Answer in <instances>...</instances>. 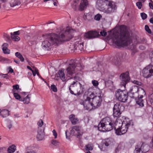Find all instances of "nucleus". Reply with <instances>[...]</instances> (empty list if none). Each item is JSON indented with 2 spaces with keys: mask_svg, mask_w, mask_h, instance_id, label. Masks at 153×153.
<instances>
[{
  "mask_svg": "<svg viewBox=\"0 0 153 153\" xmlns=\"http://www.w3.org/2000/svg\"><path fill=\"white\" fill-rule=\"evenodd\" d=\"M143 77L146 78L151 77L153 79V66L150 64L145 67L142 71Z\"/></svg>",
  "mask_w": 153,
  "mask_h": 153,
  "instance_id": "nucleus-7",
  "label": "nucleus"
},
{
  "mask_svg": "<svg viewBox=\"0 0 153 153\" xmlns=\"http://www.w3.org/2000/svg\"><path fill=\"white\" fill-rule=\"evenodd\" d=\"M103 146L104 145L106 146H109V143L105 141L103 142Z\"/></svg>",
  "mask_w": 153,
  "mask_h": 153,
  "instance_id": "nucleus-53",
  "label": "nucleus"
},
{
  "mask_svg": "<svg viewBox=\"0 0 153 153\" xmlns=\"http://www.w3.org/2000/svg\"><path fill=\"white\" fill-rule=\"evenodd\" d=\"M122 126V124L116 121L113 123L110 117H106L103 118L99 124L98 129L99 131L105 132L110 131L114 128L116 134L121 135L124 134V129L122 130L123 128Z\"/></svg>",
  "mask_w": 153,
  "mask_h": 153,
  "instance_id": "nucleus-2",
  "label": "nucleus"
},
{
  "mask_svg": "<svg viewBox=\"0 0 153 153\" xmlns=\"http://www.w3.org/2000/svg\"><path fill=\"white\" fill-rule=\"evenodd\" d=\"M100 34L101 36H105L107 35V33L104 31H101L100 32Z\"/></svg>",
  "mask_w": 153,
  "mask_h": 153,
  "instance_id": "nucleus-50",
  "label": "nucleus"
},
{
  "mask_svg": "<svg viewBox=\"0 0 153 153\" xmlns=\"http://www.w3.org/2000/svg\"><path fill=\"white\" fill-rule=\"evenodd\" d=\"M69 119L71 123L73 125H75L79 123V119L75 117V116L73 114L70 115Z\"/></svg>",
  "mask_w": 153,
  "mask_h": 153,
  "instance_id": "nucleus-20",
  "label": "nucleus"
},
{
  "mask_svg": "<svg viewBox=\"0 0 153 153\" xmlns=\"http://www.w3.org/2000/svg\"><path fill=\"white\" fill-rule=\"evenodd\" d=\"M27 68L28 69H29L30 70H31L32 71H33V70L32 69V68L29 66H27Z\"/></svg>",
  "mask_w": 153,
  "mask_h": 153,
  "instance_id": "nucleus-61",
  "label": "nucleus"
},
{
  "mask_svg": "<svg viewBox=\"0 0 153 153\" xmlns=\"http://www.w3.org/2000/svg\"><path fill=\"white\" fill-rule=\"evenodd\" d=\"M14 61L15 62H16V63H17V64H19V63L20 61L19 59H17V60L14 59Z\"/></svg>",
  "mask_w": 153,
  "mask_h": 153,
  "instance_id": "nucleus-55",
  "label": "nucleus"
},
{
  "mask_svg": "<svg viewBox=\"0 0 153 153\" xmlns=\"http://www.w3.org/2000/svg\"><path fill=\"white\" fill-rule=\"evenodd\" d=\"M125 88H126V85L130 79V77L129 75V72L128 71L125 72Z\"/></svg>",
  "mask_w": 153,
  "mask_h": 153,
  "instance_id": "nucleus-25",
  "label": "nucleus"
},
{
  "mask_svg": "<svg viewBox=\"0 0 153 153\" xmlns=\"http://www.w3.org/2000/svg\"><path fill=\"white\" fill-rule=\"evenodd\" d=\"M76 82H77L76 81H74L73 82V83L69 87V90L70 91L71 90V89L72 88V89L73 90H74L73 88L74 87V84L76 83Z\"/></svg>",
  "mask_w": 153,
  "mask_h": 153,
  "instance_id": "nucleus-44",
  "label": "nucleus"
},
{
  "mask_svg": "<svg viewBox=\"0 0 153 153\" xmlns=\"http://www.w3.org/2000/svg\"><path fill=\"white\" fill-rule=\"evenodd\" d=\"M87 15H85L84 14V16H83V18L85 20H88V19L87 18Z\"/></svg>",
  "mask_w": 153,
  "mask_h": 153,
  "instance_id": "nucleus-59",
  "label": "nucleus"
},
{
  "mask_svg": "<svg viewBox=\"0 0 153 153\" xmlns=\"http://www.w3.org/2000/svg\"><path fill=\"white\" fill-rule=\"evenodd\" d=\"M27 153H36V152L33 150H30L29 151H27Z\"/></svg>",
  "mask_w": 153,
  "mask_h": 153,
  "instance_id": "nucleus-58",
  "label": "nucleus"
},
{
  "mask_svg": "<svg viewBox=\"0 0 153 153\" xmlns=\"http://www.w3.org/2000/svg\"><path fill=\"white\" fill-rule=\"evenodd\" d=\"M52 132L53 133V135L54 136V138H56L57 137V134L56 132V131L55 130H53Z\"/></svg>",
  "mask_w": 153,
  "mask_h": 153,
  "instance_id": "nucleus-51",
  "label": "nucleus"
},
{
  "mask_svg": "<svg viewBox=\"0 0 153 153\" xmlns=\"http://www.w3.org/2000/svg\"><path fill=\"white\" fill-rule=\"evenodd\" d=\"M16 56L19 59H20L21 62H23L24 61V59L22 55L19 52H16L15 53Z\"/></svg>",
  "mask_w": 153,
  "mask_h": 153,
  "instance_id": "nucleus-27",
  "label": "nucleus"
},
{
  "mask_svg": "<svg viewBox=\"0 0 153 153\" xmlns=\"http://www.w3.org/2000/svg\"><path fill=\"white\" fill-rule=\"evenodd\" d=\"M134 83L139 85H140L142 84L141 82L137 80H134L133 82Z\"/></svg>",
  "mask_w": 153,
  "mask_h": 153,
  "instance_id": "nucleus-45",
  "label": "nucleus"
},
{
  "mask_svg": "<svg viewBox=\"0 0 153 153\" xmlns=\"http://www.w3.org/2000/svg\"><path fill=\"white\" fill-rule=\"evenodd\" d=\"M145 28L146 30L149 33H151V31L148 25H146L145 26Z\"/></svg>",
  "mask_w": 153,
  "mask_h": 153,
  "instance_id": "nucleus-37",
  "label": "nucleus"
},
{
  "mask_svg": "<svg viewBox=\"0 0 153 153\" xmlns=\"http://www.w3.org/2000/svg\"><path fill=\"white\" fill-rule=\"evenodd\" d=\"M83 43L81 42L77 41L74 44V48L76 50L82 51L83 49Z\"/></svg>",
  "mask_w": 153,
  "mask_h": 153,
  "instance_id": "nucleus-19",
  "label": "nucleus"
},
{
  "mask_svg": "<svg viewBox=\"0 0 153 153\" xmlns=\"http://www.w3.org/2000/svg\"><path fill=\"white\" fill-rule=\"evenodd\" d=\"M121 112L118 107L117 105H114L113 110V115L114 117L116 118V121L118 122L117 120L120 116Z\"/></svg>",
  "mask_w": 153,
  "mask_h": 153,
  "instance_id": "nucleus-16",
  "label": "nucleus"
},
{
  "mask_svg": "<svg viewBox=\"0 0 153 153\" xmlns=\"http://www.w3.org/2000/svg\"><path fill=\"white\" fill-rule=\"evenodd\" d=\"M125 46L131 44L132 40L130 37L129 32L127 30V27L125 25Z\"/></svg>",
  "mask_w": 153,
  "mask_h": 153,
  "instance_id": "nucleus-12",
  "label": "nucleus"
},
{
  "mask_svg": "<svg viewBox=\"0 0 153 153\" xmlns=\"http://www.w3.org/2000/svg\"><path fill=\"white\" fill-rule=\"evenodd\" d=\"M2 50L4 53L9 54L10 53V50L6 47H4L2 48Z\"/></svg>",
  "mask_w": 153,
  "mask_h": 153,
  "instance_id": "nucleus-31",
  "label": "nucleus"
},
{
  "mask_svg": "<svg viewBox=\"0 0 153 153\" xmlns=\"http://www.w3.org/2000/svg\"><path fill=\"white\" fill-rule=\"evenodd\" d=\"M139 48L140 49L144 50L145 49V47L143 45H141L139 47Z\"/></svg>",
  "mask_w": 153,
  "mask_h": 153,
  "instance_id": "nucleus-56",
  "label": "nucleus"
},
{
  "mask_svg": "<svg viewBox=\"0 0 153 153\" xmlns=\"http://www.w3.org/2000/svg\"><path fill=\"white\" fill-rule=\"evenodd\" d=\"M9 68V72H10L11 73H13V70L12 69V68Z\"/></svg>",
  "mask_w": 153,
  "mask_h": 153,
  "instance_id": "nucleus-57",
  "label": "nucleus"
},
{
  "mask_svg": "<svg viewBox=\"0 0 153 153\" xmlns=\"http://www.w3.org/2000/svg\"><path fill=\"white\" fill-rule=\"evenodd\" d=\"M87 4V2L86 1H81L79 5V10L81 11L83 10L86 7Z\"/></svg>",
  "mask_w": 153,
  "mask_h": 153,
  "instance_id": "nucleus-22",
  "label": "nucleus"
},
{
  "mask_svg": "<svg viewBox=\"0 0 153 153\" xmlns=\"http://www.w3.org/2000/svg\"><path fill=\"white\" fill-rule=\"evenodd\" d=\"M20 31L18 30L17 31L14 32L13 33V34L15 35H19L20 34ZM20 31H21L22 32L24 31L23 30H21Z\"/></svg>",
  "mask_w": 153,
  "mask_h": 153,
  "instance_id": "nucleus-47",
  "label": "nucleus"
},
{
  "mask_svg": "<svg viewBox=\"0 0 153 153\" xmlns=\"http://www.w3.org/2000/svg\"><path fill=\"white\" fill-rule=\"evenodd\" d=\"M149 146L148 144L143 143L141 146L137 145L136 146L134 153H145L149 150Z\"/></svg>",
  "mask_w": 153,
  "mask_h": 153,
  "instance_id": "nucleus-9",
  "label": "nucleus"
},
{
  "mask_svg": "<svg viewBox=\"0 0 153 153\" xmlns=\"http://www.w3.org/2000/svg\"><path fill=\"white\" fill-rule=\"evenodd\" d=\"M21 4V2L19 0H12L10 3V5L11 7H14L20 5Z\"/></svg>",
  "mask_w": 153,
  "mask_h": 153,
  "instance_id": "nucleus-23",
  "label": "nucleus"
},
{
  "mask_svg": "<svg viewBox=\"0 0 153 153\" xmlns=\"http://www.w3.org/2000/svg\"><path fill=\"white\" fill-rule=\"evenodd\" d=\"M149 99L151 103L153 102V94H152L149 96Z\"/></svg>",
  "mask_w": 153,
  "mask_h": 153,
  "instance_id": "nucleus-42",
  "label": "nucleus"
},
{
  "mask_svg": "<svg viewBox=\"0 0 153 153\" xmlns=\"http://www.w3.org/2000/svg\"><path fill=\"white\" fill-rule=\"evenodd\" d=\"M16 149V146L14 145H12L10 146L7 149L9 153H12L14 152Z\"/></svg>",
  "mask_w": 153,
  "mask_h": 153,
  "instance_id": "nucleus-26",
  "label": "nucleus"
},
{
  "mask_svg": "<svg viewBox=\"0 0 153 153\" xmlns=\"http://www.w3.org/2000/svg\"><path fill=\"white\" fill-rule=\"evenodd\" d=\"M102 17L101 15L100 14H97L95 15L94 17V19L96 20L99 21Z\"/></svg>",
  "mask_w": 153,
  "mask_h": 153,
  "instance_id": "nucleus-35",
  "label": "nucleus"
},
{
  "mask_svg": "<svg viewBox=\"0 0 153 153\" xmlns=\"http://www.w3.org/2000/svg\"><path fill=\"white\" fill-rule=\"evenodd\" d=\"M70 92L71 94H74L75 95H76V94L74 93L73 91L72 90H71V91H70Z\"/></svg>",
  "mask_w": 153,
  "mask_h": 153,
  "instance_id": "nucleus-64",
  "label": "nucleus"
},
{
  "mask_svg": "<svg viewBox=\"0 0 153 153\" xmlns=\"http://www.w3.org/2000/svg\"><path fill=\"white\" fill-rule=\"evenodd\" d=\"M139 87L137 86H134L130 89L129 91L127 92V95L131 98H136Z\"/></svg>",
  "mask_w": 153,
  "mask_h": 153,
  "instance_id": "nucleus-10",
  "label": "nucleus"
},
{
  "mask_svg": "<svg viewBox=\"0 0 153 153\" xmlns=\"http://www.w3.org/2000/svg\"><path fill=\"white\" fill-rule=\"evenodd\" d=\"M51 89L54 92H56L57 91V88L56 86L54 85H51Z\"/></svg>",
  "mask_w": 153,
  "mask_h": 153,
  "instance_id": "nucleus-36",
  "label": "nucleus"
},
{
  "mask_svg": "<svg viewBox=\"0 0 153 153\" xmlns=\"http://www.w3.org/2000/svg\"><path fill=\"white\" fill-rule=\"evenodd\" d=\"M120 79L121 82H120V85L124 87V73H123L120 76Z\"/></svg>",
  "mask_w": 153,
  "mask_h": 153,
  "instance_id": "nucleus-28",
  "label": "nucleus"
},
{
  "mask_svg": "<svg viewBox=\"0 0 153 153\" xmlns=\"http://www.w3.org/2000/svg\"><path fill=\"white\" fill-rule=\"evenodd\" d=\"M45 136L44 128H38V134L36 138L38 140H41L44 138Z\"/></svg>",
  "mask_w": 153,
  "mask_h": 153,
  "instance_id": "nucleus-14",
  "label": "nucleus"
},
{
  "mask_svg": "<svg viewBox=\"0 0 153 153\" xmlns=\"http://www.w3.org/2000/svg\"><path fill=\"white\" fill-rule=\"evenodd\" d=\"M77 82L78 83L79 85V86H80V88L81 89H83V87H82L81 84H80V83L79 82Z\"/></svg>",
  "mask_w": 153,
  "mask_h": 153,
  "instance_id": "nucleus-63",
  "label": "nucleus"
},
{
  "mask_svg": "<svg viewBox=\"0 0 153 153\" xmlns=\"http://www.w3.org/2000/svg\"><path fill=\"white\" fill-rule=\"evenodd\" d=\"M149 5L150 8L153 10V3L149 2Z\"/></svg>",
  "mask_w": 153,
  "mask_h": 153,
  "instance_id": "nucleus-52",
  "label": "nucleus"
},
{
  "mask_svg": "<svg viewBox=\"0 0 153 153\" xmlns=\"http://www.w3.org/2000/svg\"><path fill=\"white\" fill-rule=\"evenodd\" d=\"M37 124L38 126L40 127L39 128H42L41 127L43 124V120L41 119H40L38 122Z\"/></svg>",
  "mask_w": 153,
  "mask_h": 153,
  "instance_id": "nucleus-39",
  "label": "nucleus"
},
{
  "mask_svg": "<svg viewBox=\"0 0 153 153\" xmlns=\"http://www.w3.org/2000/svg\"><path fill=\"white\" fill-rule=\"evenodd\" d=\"M113 40L115 44L120 47H124V25L120 26L117 33H114Z\"/></svg>",
  "mask_w": 153,
  "mask_h": 153,
  "instance_id": "nucleus-4",
  "label": "nucleus"
},
{
  "mask_svg": "<svg viewBox=\"0 0 153 153\" xmlns=\"http://www.w3.org/2000/svg\"><path fill=\"white\" fill-rule=\"evenodd\" d=\"M150 22L152 24H153V17L151 18L149 20Z\"/></svg>",
  "mask_w": 153,
  "mask_h": 153,
  "instance_id": "nucleus-60",
  "label": "nucleus"
},
{
  "mask_svg": "<svg viewBox=\"0 0 153 153\" xmlns=\"http://www.w3.org/2000/svg\"><path fill=\"white\" fill-rule=\"evenodd\" d=\"M136 5L138 7V8L139 9H141L142 7V4L141 2L140 1L137 2L136 3Z\"/></svg>",
  "mask_w": 153,
  "mask_h": 153,
  "instance_id": "nucleus-34",
  "label": "nucleus"
},
{
  "mask_svg": "<svg viewBox=\"0 0 153 153\" xmlns=\"http://www.w3.org/2000/svg\"><path fill=\"white\" fill-rule=\"evenodd\" d=\"M78 5V4L76 1H74L71 3V6L74 10H76Z\"/></svg>",
  "mask_w": 153,
  "mask_h": 153,
  "instance_id": "nucleus-30",
  "label": "nucleus"
},
{
  "mask_svg": "<svg viewBox=\"0 0 153 153\" xmlns=\"http://www.w3.org/2000/svg\"><path fill=\"white\" fill-rule=\"evenodd\" d=\"M20 40V37L18 36H16L15 39L13 40L15 41H18Z\"/></svg>",
  "mask_w": 153,
  "mask_h": 153,
  "instance_id": "nucleus-54",
  "label": "nucleus"
},
{
  "mask_svg": "<svg viewBox=\"0 0 153 153\" xmlns=\"http://www.w3.org/2000/svg\"><path fill=\"white\" fill-rule=\"evenodd\" d=\"M10 35L11 38L13 40H14L15 39V38L16 37V36H17L13 34L12 33H10Z\"/></svg>",
  "mask_w": 153,
  "mask_h": 153,
  "instance_id": "nucleus-49",
  "label": "nucleus"
},
{
  "mask_svg": "<svg viewBox=\"0 0 153 153\" xmlns=\"http://www.w3.org/2000/svg\"><path fill=\"white\" fill-rule=\"evenodd\" d=\"M71 31L69 28L67 27L59 33V36L57 34L54 33L42 35V36L45 39L42 44L44 49L48 51L53 45H57L61 42L69 40L73 37Z\"/></svg>",
  "mask_w": 153,
  "mask_h": 153,
  "instance_id": "nucleus-1",
  "label": "nucleus"
},
{
  "mask_svg": "<svg viewBox=\"0 0 153 153\" xmlns=\"http://www.w3.org/2000/svg\"><path fill=\"white\" fill-rule=\"evenodd\" d=\"M77 70L75 63H72L71 64H70V66L67 68V71L68 74L72 75Z\"/></svg>",
  "mask_w": 153,
  "mask_h": 153,
  "instance_id": "nucleus-17",
  "label": "nucleus"
},
{
  "mask_svg": "<svg viewBox=\"0 0 153 153\" xmlns=\"http://www.w3.org/2000/svg\"><path fill=\"white\" fill-rule=\"evenodd\" d=\"M98 94H96L93 97L91 98L93 109L97 108L100 107L101 104L102 100V96L100 93L101 92L99 90Z\"/></svg>",
  "mask_w": 153,
  "mask_h": 153,
  "instance_id": "nucleus-5",
  "label": "nucleus"
},
{
  "mask_svg": "<svg viewBox=\"0 0 153 153\" xmlns=\"http://www.w3.org/2000/svg\"><path fill=\"white\" fill-rule=\"evenodd\" d=\"M133 126V123L131 120H129L126 121V123L125 125V130L126 129V131H127L128 128L130 127H132Z\"/></svg>",
  "mask_w": 153,
  "mask_h": 153,
  "instance_id": "nucleus-24",
  "label": "nucleus"
},
{
  "mask_svg": "<svg viewBox=\"0 0 153 153\" xmlns=\"http://www.w3.org/2000/svg\"><path fill=\"white\" fill-rule=\"evenodd\" d=\"M115 96L116 98L121 102H124L123 98L124 96V93L123 91H121L120 89H118L115 93Z\"/></svg>",
  "mask_w": 153,
  "mask_h": 153,
  "instance_id": "nucleus-13",
  "label": "nucleus"
},
{
  "mask_svg": "<svg viewBox=\"0 0 153 153\" xmlns=\"http://www.w3.org/2000/svg\"><path fill=\"white\" fill-rule=\"evenodd\" d=\"M64 69H61L59 71L58 74L55 76V78L56 79H59V78L63 81H65V74L64 72Z\"/></svg>",
  "mask_w": 153,
  "mask_h": 153,
  "instance_id": "nucleus-15",
  "label": "nucleus"
},
{
  "mask_svg": "<svg viewBox=\"0 0 153 153\" xmlns=\"http://www.w3.org/2000/svg\"><path fill=\"white\" fill-rule=\"evenodd\" d=\"M141 16L143 20L145 19L147 17V15L144 13H140Z\"/></svg>",
  "mask_w": 153,
  "mask_h": 153,
  "instance_id": "nucleus-38",
  "label": "nucleus"
},
{
  "mask_svg": "<svg viewBox=\"0 0 153 153\" xmlns=\"http://www.w3.org/2000/svg\"><path fill=\"white\" fill-rule=\"evenodd\" d=\"M96 7L100 10L108 13L114 12L117 9L114 2L110 0H97Z\"/></svg>",
  "mask_w": 153,
  "mask_h": 153,
  "instance_id": "nucleus-3",
  "label": "nucleus"
},
{
  "mask_svg": "<svg viewBox=\"0 0 153 153\" xmlns=\"http://www.w3.org/2000/svg\"><path fill=\"white\" fill-rule=\"evenodd\" d=\"M85 147L86 150H92L93 149V148L90 145L88 144L86 145Z\"/></svg>",
  "mask_w": 153,
  "mask_h": 153,
  "instance_id": "nucleus-41",
  "label": "nucleus"
},
{
  "mask_svg": "<svg viewBox=\"0 0 153 153\" xmlns=\"http://www.w3.org/2000/svg\"><path fill=\"white\" fill-rule=\"evenodd\" d=\"M30 97H29L28 95H27L25 98L21 99L20 101H23L24 103L28 104L30 102Z\"/></svg>",
  "mask_w": 153,
  "mask_h": 153,
  "instance_id": "nucleus-29",
  "label": "nucleus"
},
{
  "mask_svg": "<svg viewBox=\"0 0 153 153\" xmlns=\"http://www.w3.org/2000/svg\"><path fill=\"white\" fill-rule=\"evenodd\" d=\"M94 93L92 92L90 95V97H87L85 100L80 102V104L83 105L85 109L86 110H91L92 109H93L91 98L92 97V96H94Z\"/></svg>",
  "mask_w": 153,
  "mask_h": 153,
  "instance_id": "nucleus-6",
  "label": "nucleus"
},
{
  "mask_svg": "<svg viewBox=\"0 0 153 153\" xmlns=\"http://www.w3.org/2000/svg\"><path fill=\"white\" fill-rule=\"evenodd\" d=\"M118 56L119 59L121 61L123 59L124 54L121 53H119Z\"/></svg>",
  "mask_w": 153,
  "mask_h": 153,
  "instance_id": "nucleus-43",
  "label": "nucleus"
},
{
  "mask_svg": "<svg viewBox=\"0 0 153 153\" xmlns=\"http://www.w3.org/2000/svg\"><path fill=\"white\" fill-rule=\"evenodd\" d=\"M81 127L77 126H74L72 128L71 131V132L74 133L77 132L78 136H80L82 134V132L81 130Z\"/></svg>",
  "mask_w": 153,
  "mask_h": 153,
  "instance_id": "nucleus-18",
  "label": "nucleus"
},
{
  "mask_svg": "<svg viewBox=\"0 0 153 153\" xmlns=\"http://www.w3.org/2000/svg\"><path fill=\"white\" fill-rule=\"evenodd\" d=\"M35 71L36 72V73L37 74L38 76H39V72H38V70L37 69H35Z\"/></svg>",
  "mask_w": 153,
  "mask_h": 153,
  "instance_id": "nucleus-62",
  "label": "nucleus"
},
{
  "mask_svg": "<svg viewBox=\"0 0 153 153\" xmlns=\"http://www.w3.org/2000/svg\"><path fill=\"white\" fill-rule=\"evenodd\" d=\"M13 95L16 99L17 100H19L21 99V97L18 93H14Z\"/></svg>",
  "mask_w": 153,
  "mask_h": 153,
  "instance_id": "nucleus-40",
  "label": "nucleus"
},
{
  "mask_svg": "<svg viewBox=\"0 0 153 153\" xmlns=\"http://www.w3.org/2000/svg\"><path fill=\"white\" fill-rule=\"evenodd\" d=\"M4 36L6 39V40L7 42H10L11 40L10 37V36L8 35L6 33H4Z\"/></svg>",
  "mask_w": 153,
  "mask_h": 153,
  "instance_id": "nucleus-32",
  "label": "nucleus"
},
{
  "mask_svg": "<svg viewBox=\"0 0 153 153\" xmlns=\"http://www.w3.org/2000/svg\"><path fill=\"white\" fill-rule=\"evenodd\" d=\"M100 36L99 32L96 31H90L85 33L84 35L85 39H91L95 38Z\"/></svg>",
  "mask_w": 153,
  "mask_h": 153,
  "instance_id": "nucleus-11",
  "label": "nucleus"
},
{
  "mask_svg": "<svg viewBox=\"0 0 153 153\" xmlns=\"http://www.w3.org/2000/svg\"><path fill=\"white\" fill-rule=\"evenodd\" d=\"M92 83L94 86H97L98 85V82L97 81L93 80L92 81Z\"/></svg>",
  "mask_w": 153,
  "mask_h": 153,
  "instance_id": "nucleus-46",
  "label": "nucleus"
},
{
  "mask_svg": "<svg viewBox=\"0 0 153 153\" xmlns=\"http://www.w3.org/2000/svg\"><path fill=\"white\" fill-rule=\"evenodd\" d=\"M13 90L14 89H16V90H18L19 88V85H13ZM13 92H14V90H13Z\"/></svg>",
  "mask_w": 153,
  "mask_h": 153,
  "instance_id": "nucleus-48",
  "label": "nucleus"
},
{
  "mask_svg": "<svg viewBox=\"0 0 153 153\" xmlns=\"http://www.w3.org/2000/svg\"><path fill=\"white\" fill-rule=\"evenodd\" d=\"M0 115L2 117H6L9 115V111L7 110L4 109L0 110Z\"/></svg>",
  "mask_w": 153,
  "mask_h": 153,
  "instance_id": "nucleus-21",
  "label": "nucleus"
},
{
  "mask_svg": "<svg viewBox=\"0 0 153 153\" xmlns=\"http://www.w3.org/2000/svg\"><path fill=\"white\" fill-rule=\"evenodd\" d=\"M146 93L145 91L141 88H139V89L136 95V98L138 97L137 100L136 101L137 104L141 107L144 106V101L142 99L143 95H145Z\"/></svg>",
  "mask_w": 153,
  "mask_h": 153,
  "instance_id": "nucleus-8",
  "label": "nucleus"
},
{
  "mask_svg": "<svg viewBox=\"0 0 153 153\" xmlns=\"http://www.w3.org/2000/svg\"><path fill=\"white\" fill-rule=\"evenodd\" d=\"M51 143L55 146H58L59 143L56 140H53L51 141Z\"/></svg>",
  "mask_w": 153,
  "mask_h": 153,
  "instance_id": "nucleus-33",
  "label": "nucleus"
}]
</instances>
